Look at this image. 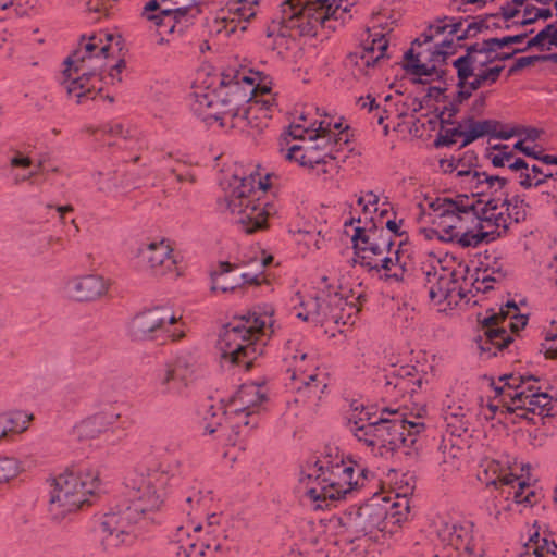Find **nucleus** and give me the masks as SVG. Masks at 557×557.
Wrapping results in <instances>:
<instances>
[{
    "instance_id": "nucleus-31",
    "label": "nucleus",
    "mask_w": 557,
    "mask_h": 557,
    "mask_svg": "<svg viewBox=\"0 0 557 557\" xmlns=\"http://www.w3.org/2000/svg\"><path fill=\"white\" fill-rule=\"evenodd\" d=\"M456 70V87H457V101L469 100L472 95L479 89L486 87L485 84L480 81L474 71L468 73L461 67H454Z\"/></svg>"
},
{
    "instance_id": "nucleus-51",
    "label": "nucleus",
    "mask_w": 557,
    "mask_h": 557,
    "mask_svg": "<svg viewBox=\"0 0 557 557\" xmlns=\"http://www.w3.org/2000/svg\"><path fill=\"white\" fill-rule=\"evenodd\" d=\"M18 473V463L16 459L0 457V483L8 482Z\"/></svg>"
},
{
    "instance_id": "nucleus-32",
    "label": "nucleus",
    "mask_w": 557,
    "mask_h": 557,
    "mask_svg": "<svg viewBox=\"0 0 557 557\" xmlns=\"http://www.w3.org/2000/svg\"><path fill=\"white\" fill-rule=\"evenodd\" d=\"M552 46L557 48V20L554 23L547 24L542 30L532 37L522 49L528 51L532 48H536L540 51H545Z\"/></svg>"
},
{
    "instance_id": "nucleus-58",
    "label": "nucleus",
    "mask_w": 557,
    "mask_h": 557,
    "mask_svg": "<svg viewBox=\"0 0 557 557\" xmlns=\"http://www.w3.org/2000/svg\"><path fill=\"white\" fill-rule=\"evenodd\" d=\"M99 35H102L103 41L99 42L98 39H95V46L98 49L99 54H101L103 59H107L110 55L109 52L111 50V42L116 40V45H120L121 36H115L109 33H100Z\"/></svg>"
},
{
    "instance_id": "nucleus-15",
    "label": "nucleus",
    "mask_w": 557,
    "mask_h": 557,
    "mask_svg": "<svg viewBox=\"0 0 557 557\" xmlns=\"http://www.w3.org/2000/svg\"><path fill=\"white\" fill-rule=\"evenodd\" d=\"M463 124L467 126V136L466 139L462 140L459 149L469 146L484 136L508 140L521 133V129L518 128V126L509 129H499V127L503 126L499 121L492 119L479 121L475 120L473 115L465 117Z\"/></svg>"
},
{
    "instance_id": "nucleus-53",
    "label": "nucleus",
    "mask_w": 557,
    "mask_h": 557,
    "mask_svg": "<svg viewBox=\"0 0 557 557\" xmlns=\"http://www.w3.org/2000/svg\"><path fill=\"white\" fill-rule=\"evenodd\" d=\"M406 246V242L399 243L398 248L395 251V264L397 268L403 269V271H412L413 263Z\"/></svg>"
},
{
    "instance_id": "nucleus-26",
    "label": "nucleus",
    "mask_w": 557,
    "mask_h": 557,
    "mask_svg": "<svg viewBox=\"0 0 557 557\" xmlns=\"http://www.w3.org/2000/svg\"><path fill=\"white\" fill-rule=\"evenodd\" d=\"M206 549H210V545L198 542L184 527L177 528L169 545V550L176 557H205Z\"/></svg>"
},
{
    "instance_id": "nucleus-54",
    "label": "nucleus",
    "mask_w": 557,
    "mask_h": 557,
    "mask_svg": "<svg viewBox=\"0 0 557 557\" xmlns=\"http://www.w3.org/2000/svg\"><path fill=\"white\" fill-rule=\"evenodd\" d=\"M401 67L406 73L414 76H431L433 74L436 75L437 72L436 65L429 66L425 63L403 64Z\"/></svg>"
},
{
    "instance_id": "nucleus-50",
    "label": "nucleus",
    "mask_w": 557,
    "mask_h": 557,
    "mask_svg": "<svg viewBox=\"0 0 557 557\" xmlns=\"http://www.w3.org/2000/svg\"><path fill=\"white\" fill-rule=\"evenodd\" d=\"M385 387L386 393H389V389H395L398 395L416 392V388H409L408 382L399 380L393 370L385 375Z\"/></svg>"
},
{
    "instance_id": "nucleus-28",
    "label": "nucleus",
    "mask_w": 557,
    "mask_h": 557,
    "mask_svg": "<svg viewBox=\"0 0 557 557\" xmlns=\"http://www.w3.org/2000/svg\"><path fill=\"white\" fill-rule=\"evenodd\" d=\"M387 48L388 41L385 35L381 34L379 37H374L369 45L363 46L360 51L349 53L348 59L356 65L374 66L380 59L387 57Z\"/></svg>"
},
{
    "instance_id": "nucleus-13",
    "label": "nucleus",
    "mask_w": 557,
    "mask_h": 557,
    "mask_svg": "<svg viewBox=\"0 0 557 557\" xmlns=\"http://www.w3.org/2000/svg\"><path fill=\"white\" fill-rule=\"evenodd\" d=\"M233 78L236 81L221 78L219 92L222 94L224 89L226 90L225 96L221 98V106L234 104L225 110L226 115L231 117V127L244 128L251 123L249 120L251 108H244L242 104L251 101L253 89L247 90L240 85L239 71L234 73Z\"/></svg>"
},
{
    "instance_id": "nucleus-14",
    "label": "nucleus",
    "mask_w": 557,
    "mask_h": 557,
    "mask_svg": "<svg viewBox=\"0 0 557 557\" xmlns=\"http://www.w3.org/2000/svg\"><path fill=\"white\" fill-rule=\"evenodd\" d=\"M355 255L361 260L362 255L370 252L372 256H380L389 252L394 239L383 226H379L373 219L364 226H356L351 236Z\"/></svg>"
},
{
    "instance_id": "nucleus-21",
    "label": "nucleus",
    "mask_w": 557,
    "mask_h": 557,
    "mask_svg": "<svg viewBox=\"0 0 557 557\" xmlns=\"http://www.w3.org/2000/svg\"><path fill=\"white\" fill-rule=\"evenodd\" d=\"M267 399L268 397L263 392H261L260 385L256 383H248L243 384L223 407L232 408V412L235 413V418H240L244 411L258 413V408Z\"/></svg>"
},
{
    "instance_id": "nucleus-8",
    "label": "nucleus",
    "mask_w": 557,
    "mask_h": 557,
    "mask_svg": "<svg viewBox=\"0 0 557 557\" xmlns=\"http://www.w3.org/2000/svg\"><path fill=\"white\" fill-rule=\"evenodd\" d=\"M205 431L218 433L216 437L230 445H236L240 435H248L259 424V416L252 411H244L240 418L232 412V408L210 406L203 418Z\"/></svg>"
},
{
    "instance_id": "nucleus-35",
    "label": "nucleus",
    "mask_w": 557,
    "mask_h": 557,
    "mask_svg": "<svg viewBox=\"0 0 557 557\" xmlns=\"http://www.w3.org/2000/svg\"><path fill=\"white\" fill-rule=\"evenodd\" d=\"M27 421L22 412H9L0 414V440L18 434L26 430Z\"/></svg>"
},
{
    "instance_id": "nucleus-38",
    "label": "nucleus",
    "mask_w": 557,
    "mask_h": 557,
    "mask_svg": "<svg viewBox=\"0 0 557 557\" xmlns=\"http://www.w3.org/2000/svg\"><path fill=\"white\" fill-rule=\"evenodd\" d=\"M445 420L447 422V430L451 435L460 437L469 431L470 422L461 407L457 411L447 412Z\"/></svg>"
},
{
    "instance_id": "nucleus-40",
    "label": "nucleus",
    "mask_w": 557,
    "mask_h": 557,
    "mask_svg": "<svg viewBox=\"0 0 557 557\" xmlns=\"http://www.w3.org/2000/svg\"><path fill=\"white\" fill-rule=\"evenodd\" d=\"M211 491H203L200 486H187L186 495H185V504L189 507L183 508L187 515H190V510L194 506H203L207 502L211 500L210 497Z\"/></svg>"
},
{
    "instance_id": "nucleus-27",
    "label": "nucleus",
    "mask_w": 557,
    "mask_h": 557,
    "mask_svg": "<svg viewBox=\"0 0 557 557\" xmlns=\"http://www.w3.org/2000/svg\"><path fill=\"white\" fill-rule=\"evenodd\" d=\"M95 39H98L99 42L103 41L102 35H92L87 40L85 36H82V47L74 50L64 60V65L66 66L63 71L64 74L70 71H74V73L79 74V72L85 69V62L87 59L98 58L101 55L95 46Z\"/></svg>"
},
{
    "instance_id": "nucleus-25",
    "label": "nucleus",
    "mask_w": 557,
    "mask_h": 557,
    "mask_svg": "<svg viewBox=\"0 0 557 557\" xmlns=\"http://www.w3.org/2000/svg\"><path fill=\"white\" fill-rule=\"evenodd\" d=\"M195 103L193 111L202 119L206 123L211 120L220 121V125H225L224 119L227 116L225 110H214L216 106L221 104V94L219 90L195 92Z\"/></svg>"
},
{
    "instance_id": "nucleus-45",
    "label": "nucleus",
    "mask_w": 557,
    "mask_h": 557,
    "mask_svg": "<svg viewBox=\"0 0 557 557\" xmlns=\"http://www.w3.org/2000/svg\"><path fill=\"white\" fill-rule=\"evenodd\" d=\"M333 123L326 119L321 121H314L308 125L305 131L315 132L314 139H323L326 144H332L333 136Z\"/></svg>"
},
{
    "instance_id": "nucleus-29",
    "label": "nucleus",
    "mask_w": 557,
    "mask_h": 557,
    "mask_svg": "<svg viewBox=\"0 0 557 557\" xmlns=\"http://www.w3.org/2000/svg\"><path fill=\"white\" fill-rule=\"evenodd\" d=\"M280 152L284 154L285 160L296 162L301 166L314 168L318 164H326V159L334 160L335 157L332 154V150L325 153L323 157H315L314 153L319 148V145L312 146L307 150L300 145H293L285 149L283 144L280 143Z\"/></svg>"
},
{
    "instance_id": "nucleus-47",
    "label": "nucleus",
    "mask_w": 557,
    "mask_h": 557,
    "mask_svg": "<svg viewBox=\"0 0 557 557\" xmlns=\"http://www.w3.org/2000/svg\"><path fill=\"white\" fill-rule=\"evenodd\" d=\"M393 371L395 372L396 376L399 380L406 381L409 383V388H416V389L421 388L422 379L418 377V379L413 380V377L417 374V369L414 366L406 364V366H401L399 368L393 369Z\"/></svg>"
},
{
    "instance_id": "nucleus-34",
    "label": "nucleus",
    "mask_w": 557,
    "mask_h": 557,
    "mask_svg": "<svg viewBox=\"0 0 557 557\" xmlns=\"http://www.w3.org/2000/svg\"><path fill=\"white\" fill-rule=\"evenodd\" d=\"M473 522L446 524L443 530L444 540L457 548L461 547L468 539H472Z\"/></svg>"
},
{
    "instance_id": "nucleus-64",
    "label": "nucleus",
    "mask_w": 557,
    "mask_h": 557,
    "mask_svg": "<svg viewBox=\"0 0 557 557\" xmlns=\"http://www.w3.org/2000/svg\"><path fill=\"white\" fill-rule=\"evenodd\" d=\"M557 550V542L554 537L549 539L546 531L543 532L542 544L534 548V555L554 554Z\"/></svg>"
},
{
    "instance_id": "nucleus-61",
    "label": "nucleus",
    "mask_w": 557,
    "mask_h": 557,
    "mask_svg": "<svg viewBox=\"0 0 557 557\" xmlns=\"http://www.w3.org/2000/svg\"><path fill=\"white\" fill-rule=\"evenodd\" d=\"M553 17V11L548 8H536L533 17H527L519 22H513L517 26H528L534 24L537 20H549Z\"/></svg>"
},
{
    "instance_id": "nucleus-30",
    "label": "nucleus",
    "mask_w": 557,
    "mask_h": 557,
    "mask_svg": "<svg viewBox=\"0 0 557 557\" xmlns=\"http://www.w3.org/2000/svg\"><path fill=\"white\" fill-rule=\"evenodd\" d=\"M237 268V264L230 263L228 261L219 262L216 269L211 272L212 290L227 293L242 288L240 278L233 275Z\"/></svg>"
},
{
    "instance_id": "nucleus-17",
    "label": "nucleus",
    "mask_w": 557,
    "mask_h": 557,
    "mask_svg": "<svg viewBox=\"0 0 557 557\" xmlns=\"http://www.w3.org/2000/svg\"><path fill=\"white\" fill-rule=\"evenodd\" d=\"M553 397L546 393L541 392V386H528V392L523 404H519L515 407H507V411L510 414H515L517 419L528 420L530 423L535 424L532 417L529 413L542 417H552L553 410Z\"/></svg>"
},
{
    "instance_id": "nucleus-62",
    "label": "nucleus",
    "mask_w": 557,
    "mask_h": 557,
    "mask_svg": "<svg viewBox=\"0 0 557 557\" xmlns=\"http://www.w3.org/2000/svg\"><path fill=\"white\" fill-rule=\"evenodd\" d=\"M100 131L103 135H109L110 137L116 136L126 139L129 136V131H125L121 123H107Z\"/></svg>"
},
{
    "instance_id": "nucleus-56",
    "label": "nucleus",
    "mask_w": 557,
    "mask_h": 557,
    "mask_svg": "<svg viewBox=\"0 0 557 557\" xmlns=\"http://www.w3.org/2000/svg\"><path fill=\"white\" fill-rule=\"evenodd\" d=\"M455 203L453 202V198H435L429 203V207L437 213L440 219L450 218V212H445L446 209L453 208Z\"/></svg>"
},
{
    "instance_id": "nucleus-41",
    "label": "nucleus",
    "mask_w": 557,
    "mask_h": 557,
    "mask_svg": "<svg viewBox=\"0 0 557 557\" xmlns=\"http://www.w3.org/2000/svg\"><path fill=\"white\" fill-rule=\"evenodd\" d=\"M456 272L453 271L448 275L440 274L434 285L441 296V300H447L457 289L458 278Z\"/></svg>"
},
{
    "instance_id": "nucleus-37",
    "label": "nucleus",
    "mask_w": 557,
    "mask_h": 557,
    "mask_svg": "<svg viewBox=\"0 0 557 557\" xmlns=\"http://www.w3.org/2000/svg\"><path fill=\"white\" fill-rule=\"evenodd\" d=\"M144 258L147 259L150 268L156 269L165 263V261L170 260V250L166 246L162 244L151 243L147 246V248L143 251Z\"/></svg>"
},
{
    "instance_id": "nucleus-39",
    "label": "nucleus",
    "mask_w": 557,
    "mask_h": 557,
    "mask_svg": "<svg viewBox=\"0 0 557 557\" xmlns=\"http://www.w3.org/2000/svg\"><path fill=\"white\" fill-rule=\"evenodd\" d=\"M469 197L468 195L460 194L456 197V199H453V202L455 203L453 208L446 209L445 212H450V218H455L456 220L460 221L461 216L460 214H468L472 213L474 216L478 215V205L481 203V201H478L476 203H468Z\"/></svg>"
},
{
    "instance_id": "nucleus-7",
    "label": "nucleus",
    "mask_w": 557,
    "mask_h": 557,
    "mask_svg": "<svg viewBox=\"0 0 557 557\" xmlns=\"http://www.w3.org/2000/svg\"><path fill=\"white\" fill-rule=\"evenodd\" d=\"M225 201L227 209L238 215L236 223L242 225L245 233L251 234L268 226L270 209L273 207L269 202L255 198L251 183H247L246 178H243L240 184L233 188Z\"/></svg>"
},
{
    "instance_id": "nucleus-3",
    "label": "nucleus",
    "mask_w": 557,
    "mask_h": 557,
    "mask_svg": "<svg viewBox=\"0 0 557 557\" xmlns=\"http://www.w3.org/2000/svg\"><path fill=\"white\" fill-rule=\"evenodd\" d=\"M273 310L263 313L248 312L223 326L219 335V347L223 359L249 370L253 361L263 354V337L273 333Z\"/></svg>"
},
{
    "instance_id": "nucleus-6",
    "label": "nucleus",
    "mask_w": 557,
    "mask_h": 557,
    "mask_svg": "<svg viewBox=\"0 0 557 557\" xmlns=\"http://www.w3.org/2000/svg\"><path fill=\"white\" fill-rule=\"evenodd\" d=\"M282 7V27L275 42L284 40L286 30H297L299 36L313 37L319 27L332 30L337 28L335 24H327V17L336 15L338 5H327L324 0H285Z\"/></svg>"
},
{
    "instance_id": "nucleus-48",
    "label": "nucleus",
    "mask_w": 557,
    "mask_h": 557,
    "mask_svg": "<svg viewBox=\"0 0 557 557\" xmlns=\"http://www.w3.org/2000/svg\"><path fill=\"white\" fill-rule=\"evenodd\" d=\"M361 410L358 414H352V417L348 418V426L350 432L352 433V428L361 426L362 424L375 422L379 417H376V411H372L370 408L360 406Z\"/></svg>"
},
{
    "instance_id": "nucleus-42",
    "label": "nucleus",
    "mask_w": 557,
    "mask_h": 557,
    "mask_svg": "<svg viewBox=\"0 0 557 557\" xmlns=\"http://www.w3.org/2000/svg\"><path fill=\"white\" fill-rule=\"evenodd\" d=\"M502 206H506L507 210L512 207V214L508 213V218L513 219L516 223L522 222L527 219V212L521 207H529L525 203L524 199L520 195H515L511 198H508V194H505V198L503 200Z\"/></svg>"
},
{
    "instance_id": "nucleus-16",
    "label": "nucleus",
    "mask_w": 557,
    "mask_h": 557,
    "mask_svg": "<svg viewBox=\"0 0 557 557\" xmlns=\"http://www.w3.org/2000/svg\"><path fill=\"white\" fill-rule=\"evenodd\" d=\"M199 13L200 9L197 5V0H193L190 4L160 10L158 15H148V21L153 22L159 28H166L168 33L177 30L182 35L194 23V18Z\"/></svg>"
},
{
    "instance_id": "nucleus-49",
    "label": "nucleus",
    "mask_w": 557,
    "mask_h": 557,
    "mask_svg": "<svg viewBox=\"0 0 557 557\" xmlns=\"http://www.w3.org/2000/svg\"><path fill=\"white\" fill-rule=\"evenodd\" d=\"M475 180V188L480 185L486 184L491 189L495 184H498L499 189L504 188L508 184V180L498 175H488L486 172H473V181Z\"/></svg>"
},
{
    "instance_id": "nucleus-44",
    "label": "nucleus",
    "mask_w": 557,
    "mask_h": 557,
    "mask_svg": "<svg viewBox=\"0 0 557 557\" xmlns=\"http://www.w3.org/2000/svg\"><path fill=\"white\" fill-rule=\"evenodd\" d=\"M499 382H504L505 386L509 391H521L523 389V384L529 381L539 382L540 379L534 375H521V374H503L498 379Z\"/></svg>"
},
{
    "instance_id": "nucleus-59",
    "label": "nucleus",
    "mask_w": 557,
    "mask_h": 557,
    "mask_svg": "<svg viewBox=\"0 0 557 557\" xmlns=\"http://www.w3.org/2000/svg\"><path fill=\"white\" fill-rule=\"evenodd\" d=\"M169 170L178 183L189 182L193 184L195 182V175L185 163L176 161L175 165L171 166Z\"/></svg>"
},
{
    "instance_id": "nucleus-52",
    "label": "nucleus",
    "mask_w": 557,
    "mask_h": 557,
    "mask_svg": "<svg viewBox=\"0 0 557 557\" xmlns=\"http://www.w3.org/2000/svg\"><path fill=\"white\" fill-rule=\"evenodd\" d=\"M487 0H451L450 8L457 12L470 13L483 9Z\"/></svg>"
},
{
    "instance_id": "nucleus-10",
    "label": "nucleus",
    "mask_w": 557,
    "mask_h": 557,
    "mask_svg": "<svg viewBox=\"0 0 557 557\" xmlns=\"http://www.w3.org/2000/svg\"><path fill=\"white\" fill-rule=\"evenodd\" d=\"M175 323L176 317L170 309L154 307L138 312L129 322L128 333L135 341L156 339L160 335L178 341L184 334L176 329L171 331Z\"/></svg>"
},
{
    "instance_id": "nucleus-5",
    "label": "nucleus",
    "mask_w": 557,
    "mask_h": 557,
    "mask_svg": "<svg viewBox=\"0 0 557 557\" xmlns=\"http://www.w3.org/2000/svg\"><path fill=\"white\" fill-rule=\"evenodd\" d=\"M338 447L326 446L321 459L308 463L300 472L299 482L305 486L304 495L313 504L314 509L329 508L334 502V490L342 478V469L349 463Z\"/></svg>"
},
{
    "instance_id": "nucleus-2",
    "label": "nucleus",
    "mask_w": 557,
    "mask_h": 557,
    "mask_svg": "<svg viewBox=\"0 0 557 557\" xmlns=\"http://www.w3.org/2000/svg\"><path fill=\"white\" fill-rule=\"evenodd\" d=\"M424 429L423 422L409 421L398 410L385 407L375 422L352 428V434L371 447L374 456L388 459L400 450L406 456H414L419 449L418 437Z\"/></svg>"
},
{
    "instance_id": "nucleus-9",
    "label": "nucleus",
    "mask_w": 557,
    "mask_h": 557,
    "mask_svg": "<svg viewBox=\"0 0 557 557\" xmlns=\"http://www.w3.org/2000/svg\"><path fill=\"white\" fill-rule=\"evenodd\" d=\"M305 312L297 313V318L304 321H312L314 324L323 325L325 322L335 324H352L350 322L352 313L359 309L352 301H347L343 294L335 292L329 294L326 298L314 297L306 302H301Z\"/></svg>"
},
{
    "instance_id": "nucleus-46",
    "label": "nucleus",
    "mask_w": 557,
    "mask_h": 557,
    "mask_svg": "<svg viewBox=\"0 0 557 557\" xmlns=\"http://www.w3.org/2000/svg\"><path fill=\"white\" fill-rule=\"evenodd\" d=\"M371 257L368 255H362L361 260H358L357 262L363 267L367 268L368 271H375L381 272L382 270L385 271V273H389L392 271L393 267H396L395 264V257H384L380 263H373L371 262Z\"/></svg>"
},
{
    "instance_id": "nucleus-55",
    "label": "nucleus",
    "mask_w": 557,
    "mask_h": 557,
    "mask_svg": "<svg viewBox=\"0 0 557 557\" xmlns=\"http://www.w3.org/2000/svg\"><path fill=\"white\" fill-rule=\"evenodd\" d=\"M527 392L528 387L521 391L506 389L505 396L499 400V403L502 404V407L506 409V412L509 413L507 411V407H515L519 404H523L527 396Z\"/></svg>"
},
{
    "instance_id": "nucleus-11",
    "label": "nucleus",
    "mask_w": 557,
    "mask_h": 557,
    "mask_svg": "<svg viewBox=\"0 0 557 557\" xmlns=\"http://www.w3.org/2000/svg\"><path fill=\"white\" fill-rule=\"evenodd\" d=\"M509 315V310L502 306L498 311L488 309L483 319L479 318L481 327L474 341L481 352L487 354L488 358L496 356L497 351H503L513 342L511 334L500 326Z\"/></svg>"
},
{
    "instance_id": "nucleus-33",
    "label": "nucleus",
    "mask_w": 557,
    "mask_h": 557,
    "mask_svg": "<svg viewBox=\"0 0 557 557\" xmlns=\"http://www.w3.org/2000/svg\"><path fill=\"white\" fill-rule=\"evenodd\" d=\"M484 474L486 476L485 484L488 485H504L511 486L515 488V484L520 480L517 475L511 472H508L505 469L499 467L498 462H491L487 468L484 470Z\"/></svg>"
},
{
    "instance_id": "nucleus-23",
    "label": "nucleus",
    "mask_w": 557,
    "mask_h": 557,
    "mask_svg": "<svg viewBox=\"0 0 557 557\" xmlns=\"http://www.w3.org/2000/svg\"><path fill=\"white\" fill-rule=\"evenodd\" d=\"M493 48L486 46V42H474L465 46V53L451 62L453 67H461L468 73L476 69H487L493 63Z\"/></svg>"
},
{
    "instance_id": "nucleus-18",
    "label": "nucleus",
    "mask_w": 557,
    "mask_h": 557,
    "mask_svg": "<svg viewBox=\"0 0 557 557\" xmlns=\"http://www.w3.org/2000/svg\"><path fill=\"white\" fill-rule=\"evenodd\" d=\"M72 72L66 74L62 85L65 86L70 96L76 97L77 103H83L85 99H95L101 92V87H97L91 81L103 82L102 73L96 69L83 71L77 77H72Z\"/></svg>"
},
{
    "instance_id": "nucleus-24",
    "label": "nucleus",
    "mask_w": 557,
    "mask_h": 557,
    "mask_svg": "<svg viewBox=\"0 0 557 557\" xmlns=\"http://www.w3.org/2000/svg\"><path fill=\"white\" fill-rule=\"evenodd\" d=\"M67 289L77 301H94L107 293L108 286L102 276L89 274L70 281Z\"/></svg>"
},
{
    "instance_id": "nucleus-22",
    "label": "nucleus",
    "mask_w": 557,
    "mask_h": 557,
    "mask_svg": "<svg viewBox=\"0 0 557 557\" xmlns=\"http://www.w3.org/2000/svg\"><path fill=\"white\" fill-rule=\"evenodd\" d=\"M373 473L352 458H349L347 467L342 469V478L337 488L334 490V502L345 499L354 491L364 486Z\"/></svg>"
},
{
    "instance_id": "nucleus-4",
    "label": "nucleus",
    "mask_w": 557,
    "mask_h": 557,
    "mask_svg": "<svg viewBox=\"0 0 557 557\" xmlns=\"http://www.w3.org/2000/svg\"><path fill=\"white\" fill-rule=\"evenodd\" d=\"M48 511L51 519L61 521L83 506L91 505L99 495L98 471L73 466L52 479Z\"/></svg>"
},
{
    "instance_id": "nucleus-60",
    "label": "nucleus",
    "mask_w": 557,
    "mask_h": 557,
    "mask_svg": "<svg viewBox=\"0 0 557 557\" xmlns=\"http://www.w3.org/2000/svg\"><path fill=\"white\" fill-rule=\"evenodd\" d=\"M537 62H540L537 54L518 58L507 71V77H510L515 75L517 72L521 71L522 69L533 65Z\"/></svg>"
},
{
    "instance_id": "nucleus-12",
    "label": "nucleus",
    "mask_w": 557,
    "mask_h": 557,
    "mask_svg": "<svg viewBox=\"0 0 557 557\" xmlns=\"http://www.w3.org/2000/svg\"><path fill=\"white\" fill-rule=\"evenodd\" d=\"M196 362L191 355H181L156 372V387L163 395H180L194 380Z\"/></svg>"
},
{
    "instance_id": "nucleus-19",
    "label": "nucleus",
    "mask_w": 557,
    "mask_h": 557,
    "mask_svg": "<svg viewBox=\"0 0 557 557\" xmlns=\"http://www.w3.org/2000/svg\"><path fill=\"white\" fill-rule=\"evenodd\" d=\"M387 508L379 503H366L355 511L349 512V520L354 528L364 534L372 533L374 530L385 528L387 518Z\"/></svg>"
},
{
    "instance_id": "nucleus-43",
    "label": "nucleus",
    "mask_w": 557,
    "mask_h": 557,
    "mask_svg": "<svg viewBox=\"0 0 557 557\" xmlns=\"http://www.w3.org/2000/svg\"><path fill=\"white\" fill-rule=\"evenodd\" d=\"M533 29H530L529 32L517 34V35H509L502 38L493 37L483 39L486 42V46L490 48H496V49H503L505 47H508L513 44H520L522 42L529 34H532Z\"/></svg>"
},
{
    "instance_id": "nucleus-1",
    "label": "nucleus",
    "mask_w": 557,
    "mask_h": 557,
    "mask_svg": "<svg viewBox=\"0 0 557 557\" xmlns=\"http://www.w3.org/2000/svg\"><path fill=\"white\" fill-rule=\"evenodd\" d=\"M180 465L171 474L166 471H151L145 474L137 470L125 478L128 500L117 504L109 512L94 521L92 531L106 549L131 545L153 522L149 513L158 510L164 502V487L181 486L186 470Z\"/></svg>"
},
{
    "instance_id": "nucleus-63",
    "label": "nucleus",
    "mask_w": 557,
    "mask_h": 557,
    "mask_svg": "<svg viewBox=\"0 0 557 557\" xmlns=\"http://www.w3.org/2000/svg\"><path fill=\"white\" fill-rule=\"evenodd\" d=\"M520 12H521V9H517L509 1H505L499 7V11L496 13H493V14L496 15V20L502 17L505 22H508V21L515 18L516 16H518Z\"/></svg>"
},
{
    "instance_id": "nucleus-20",
    "label": "nucleus",
    "mask_w": 557,
    "mask_h": 557,
    "mask_svg": "<svg viewBox=\"0 0 557 557\" xmlns=\"http://www.w3.org/2000/svg\"><path fill=\"white\" fill-rule=\"evenodd\" d=\"M119 418L120 413L113 407H110L77 423L73 428V435L79 441L95 438L112 426Z\"/></svg>"
},
{
    "instance_id": "nucleus-57",
    "label": "nucleus",
    "mask_w": 557,
    "mask_h": 557,
    "mask_svg": "<svg viewBox=\"0 0 557 557\" xmlns=\"http://www.w3.org/2000/svg\"><path fill=\"white\" fill-rule=\"evenodd\" d=\"M490 20H496V15H494L493 13L478 15L473 17V21L470 22L468 25L470 26V29L472 30V33H474V36L476 37L478 34L490 30Z\"/></svg>"
},
{
    "instance_id": "nucleus-36",
    "label": "nucleus",
    "mask_w": 557,
    "mask_h": 557,
    "mask_svg": "<svg viewBox=\"0 0 557 557\" xmlns=\"http://www.w3.org/2000/svg\"><path fill=\"white\" fill-rule=\"evenodd\" d=\"M498 237H500V233L497 231H480L478 233H474L473 231H468L458 235L456 244H458L462 248L478 247L482 243H490Z\"/></svg>"
}]
</instances>
